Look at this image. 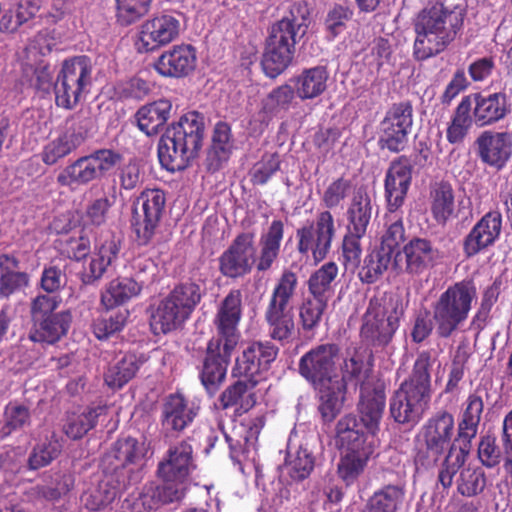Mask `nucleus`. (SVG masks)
Masks as SVG:
<instances>
[{"mask_svg":"<svg viewBox=\"0 0 512 512\" xmlns=\"http://www.w3.org/2000/svg\"><path fill=\"white\" fill-rule=\"evenodd\" d=\"M298 371L318 392L319 411L326 421L333 420L339 412L347 385L360 386V419L370 431H375L382 417L385 395L382 390L370 389V368L361 355L355 352L341 362L337 345L320 344L301 356Z\"/></svg>","mask_w":512,"mask_h":512,"instance_id":"1","label":"nucleus"},{"mask_svg":"<svg viewBox=\"0 0 512 512\" xmlns=\"http://www.w3.org/2000/svg\"><path fill=\"white\" fill-rule=\"evenodd\" d=\"M24 76L35 90L49 93L54 89L58 107L72 110L89 93L92 85L93 64L87 56H75L63 61L54 81L49 65L42 61L23 64Z\"/></svg>","mask_w":512,"mask_h":512,"instance_id":"2","label":"nucleus"},{"mask_svg":"<svg viewBox=\"0 0 512 512\" xmlns=\"http://www.w3.org/2000/svg\"><path fill=\"white\" fill-rule=\"evenodd\" d=\"M197 465L192 445L181 441L172 445L158 464L157 473L163 481L162 485L145 488L138 499L144 506V511L157 508L159 503L166 504L181 500L188 489L191 475Z\"/></svg>","mask_w":512,"mask_h":512,"instance_id":"3","label":"nucleus"},{"mask_svg":"<svg viewBox=\"0 0 512 512\" xmlns=\"http://www.w3.org/2000/svg\"><path fill=\"white\" fill-rule=\"evenodd\" d=\"M205 129V117L197 111L182 115L161 137L158 158L162 167L170 172L188 167L201 149Z\"/></svg>","mask_w":512,"mask_h":512,"instance_id":"4","label":"nucleus"},{"mask_svg":"<svg viewBox=\"0 0 512 512\" xmlns=\"http://www.w3.org/2000/svg\"><path fill=\"white\" fill-rule=\"evenodd\" d=\"M434 361L430 352H421L409 379L390 398V414L397 423L414 425L422 418L431 398L430 368Z\"/></svg>","mask_w":512,"mask_h":512,"instance_id":"5","label":"nucleus"},{"mask_svg":"<svg viewBox=\"0 0 512 512\" xmlns=\"http://www.w3.org/2000/svg\"><path fill=\"white\" fill-rule=\"evenodd\" d=\"M378 430L379 424L375 431H370L362 420L359 423L353 415H346L338 421L336 441L342 450L338 474L346 484H352L363 473L375 451L374 437Z\"/></svg>","mask_w":512,"mask_h":512,"instance_id":"6","label":"nucleus"},{"mask_svg":"<svg viewBox=\"0 0 512 512\" xmlns=\"http://www.w3.org/2000/svg\"><path fill=\"white\" fill-rule=\"evenodd\" d=\"M487 393L484 390H476L470 394L466 400L462 419L458 426L457 442H461L459 448L452 446L449 453L445 456L438 472V486L444 490L452 486L455 474L464 464L465 458L469 452L470 442L475 438L481 415L483 412V395Z\"/></svg>","mask_w":512,"mask_h":512,"instance_id":"7","label":"nucleus"},{"mask_svg":"<svg viewBox=\"0 0 512 512\" xmlns=\"http://www.w3.org/2000/svg\"><path fill=\"white\" fill-rule=\"evenodd\" d=\"M297 284V275L289 270L284 271L275 284L264 311L269 336L281 343L290 342L295 335L292 301Z\"/></svg>","mask_w":512,"mask_h":512,"instance_id":"8","label":"nucleus"},{"mask_svg":"<svg viewBox=\"0 0 512 512\" xmlns=\"http://www.w3.org/2000/svg\"><path fill=\"white\" fill-rule=\"evenodd\" d=\"M476 296V288L470 281L457 282L440 294L432 306L440 338H449L467 321Z\"/></svg>","mask_w":512,"mask_h":512,"instance_id":"9","label":"nucleus"},{"mask_svg":"<svg viewBox=\"0 0 512 512\" xmlns=\"http://www.w3.org/2000/svg\"><path fill=\"white\" fill-rule=\"evenodd\" d=\"M404 315L402 303L393 298H371L363 317L361 337L374 348H384L393 339Z\"/></svg>","mask_w":512,"mask_h":512,"instance_id":"10","label":"nucleus"},{"mask_svg":"<svg viewBox=\"0 0 512 512\" xmlns=\"http://www.w3.org/2000/svg\"><path fill=\"white\" fill-rule=\"evenodd\" d=\"M121 160L120 154L111 149H98L89 155L79 157L57 175L60 186L77 190L90 182L101 178L111 171Z\"/></svg>","mask_w":512,"mask_h":512,"instance_id":"11","label":"nucleus"},{"mask_svg":"<svg viewBox=\"0 0 512 512\" xmlns=\"http://www.w3.org/2000/svg\"><path fill=\"white\" fill-rule=\"evenodd\" d=\"M465 15L464 0H430L415 19V32H458Z\"/></svg>","mask_w":512,"mask_h":512,"instance_id":"12","label":"nucleus"},{"mask_svg":"<svg viewBox=\"0 0 512 512\" xmlns=\"http://www.w3.org/2000/svg\"><path fill=\"white\" fill-rule=\"evenodd\" d=\"M426 451H419L416 454L415 462L424 468L437 463L446 450L450 451L452 446L459 448L456 443L451 444L454 434V417L452 414L441 411L431 417L425 425Z\"/></svg>","mask_w":512,"mask_h":512,"instance_id":"13","label":"nucleus"},{"mask_svg":"<svg viewBox=\"0 0 512 512\" xmlns=\"http://www.w3.org/2000/svg\"><path fill=\"white\" fill-rule=\"evenodd\" d=\"M165 203V193L161 189H145L137 197L131 223L141 245H147L153 239Z\"/></svg>","mask_w":512,"mask_h":512,"instance_id":"14","label":"nucleus"},{"mask_svg":"<svg viewBox=\"0 0 512 512\" xmlns=\"http://www.w3.org/2000/svg\"><path fill=\"white\" fill-rule=\"evenodd\" d=\"M334 233L332 214L327 210L322 211L317 216L315 224H309L297 230V250L307 258L311 254L314 263H318L329 252Z\"/></svg>","mask_w":512,"mask_h":512,"instance_id":"15","label":"nucleus"},{"mask_svg":"<svg viewBox=\"0 0 512 512\" xmlns=\"http://www.w3.org/2000/svg\"><path fill=\"white\" fill-rule=\"evenodd\" d=\"M413 125V109L409 102L392 105L379 125V144L391 152L402 151Z\"/></svg>","mask_w":512,"mask_h":512,"instance_id":"16","label":"nucleus"},{"mask_svg":"<svg viewBox=\"0 0 512 512\" xmlns=\"http://www.w3.org/2000/svg\"><path fill=\"white\" fill-rule=\"evenodd\" d=\"M440 252L433 242L423 237H413L394 256L393 267L400 273L419 276L439 260Z\"/></svg>","mask_w":512,"mask_h":512,"instance_id":"17","label":"nucleus"},{"mask_svg":"<svg viewBox=\"0 0 512 512\" xmlns=\"http://www.w3.org/2000/svg\"><path fill=\"white\" fill-rule=\"evenodd\" d=\"M242 310V293L239 289H232L217 308L213 321L217 335L210 340H219L227 351L235 350L240 340L238 326Z\"/></svg>","mask_w":512,"mask_h":512,"instance_id":"18","label":"nucleus"},{"mask_svg":"<svg viewBox=\"0 0 512 512\" xmlns=\"http://www.w3.org/2000/svg\"><path fill=\"white\" fill-rule=\"evenodd\" d=\"M279 349L270 341H255L236 358L233 376L256 380L259 383L275 361Z\"/></svg>","mask_w":512,"mask_h":512,"instance_id":"19","label":"nucleus"},{"mask_svg":"<svg viewBox=\"0 0 512 512\" xmlns=\"http://www.w3.org/2000/svg\"><path fill=\"white\" fill-rule=\"evenodd\" d=\"M255 262V236L243 232L236 236L219 257V270L223 276L236 279L249 274Z\"/></svg>","mask_w":512,"mask_h":512,"instance_id":"20","label":"nucleus"},{"mask_svg":"<svg viewBox=\"0 0 512 512\" xmlns=\"http://www.w3.org/2000/svg\"><path fill=\"white\" fill-rule=\"evenodd\" d=\"M295 36L296 34H269L261 60L267 77L274 79L290 66L295 53Z\"/></svg>","mask_w":512,"mask_h":512,"instance_id":"21","label":"nucleus"},{"mask_svg":"<svg viewBox=\"0 0 512 512\" xmlns=\"http://www.w3.org/2000/svg\"><path fill=\"white\" fill-rule=\"evenodd\" d=\"M480 160L496 169H503L512 154V137L507 132L484 131L476 139Z\"/></svg>","mask_w":512,"mask_h":512,"instance_id":"22","label":"nucleus"},{"mask_svg":"<svg viewBox=\"0 0 512 512\" xmlns=\"http://www.w3.org/2000/svg\"><path fill=\"white\" fill-rule=\"evenodd\" d=\"M412 180V165L405 157L393 161L385 177V198L387 209H400L405 201Z\"/></svg>","mask_w":512,"mask_h":512,"instance_id":"23","label":"nucleus"},{"mask_svg":"<svg viewBox=\"0 0 512 512\" xmlns=\"http://www.w3.org/2000/svg\"><path fill=\"white\" fill-rule=\"evenodd\" d=\"M471 109L474 123L484 127L504 119L510 113V104L504 92H479L473 95Z\"/></svg>","mask_w":512,"mask_h":512,"instance_id":"24","label":"nucleus"},{"mask_svg":"<svg viewBox=\"0 0 512 512\" xmlns=\"http://www.w3.org/2000/svg\"><path fill=\"white\" fill-rule=\"evenodd\" d=\"M502 228V216L498 211L485 214L471 229L464 239L463 250L467 257L478 254L481 250L494 244Z\"/></svg>","mask_w":512,"mask_h":512,"instance_id":"25","label":"nucleus"},{"mask_svg":"<svg viewBox=\"0 0 512 512\" xmlns=\"http://www.w3.org/2000/svg\"><path fill=\"white\" fill-rule=\"evenodd\" d=\"M234 350H225L223 343L219 340H210L207 345L200 378L204 387L214 393L218 386L224 381L227 372V365Z\"/></svg>","mask_w":512,"mask_h":512,"instance_id":"26","label":"nucleus"},{"mask_svg":"<svg viewBox=\"0 0 512 512\" xmlns=\"http://www.w3.org/2000/svg\"><path fill=\"white\" fill-rule=\"evenodd\" d=\"M198 413V407L182 394L169 395L162 409V425L167 430L182 431L189 426Z\"/></svg>","mask_w":512,"mask_h":512,"instance_id":"27","label":"nucleus"},{"mask_svg":"<svg viewBox=\"0 0 512 512\" xmlns=\"http://www.w3.org/2000/svg\"><path fill=\"white\" fill-rule=\"evenodd\" d=\"M195 64V50L190 45H182L163 53L155 68L163 76L182 77L191 72Z\"/></svg>","mask_w":512,"mask_h":512,"instance_id":"28","label":"nucleus"},{"mask_svg":"<svg viewBox=\"0 0 512 512\" xmlns=\"http://www.w3.org/2000/svg\"><path fill=\"white\" fill-rule=\"evenodd\" d=\"M264 427V417L255 416L243 419V421L235 426L234 436L225 434L226 442L230 448V454L233 458H237L238 447L243 446V453L250 454L257 448L258 436Z\"/></svg>","mask_w":512,"mask_h":512,"instance_id":"29","label":"nucleus"},{"mask_svg":"<svg viewBox=\"0 0 512 512\" xmlns=\"http://www.w3.org/2000/svg\"><path fill=\"white\" fill-rule=\"evenodd\" d=\"M84 140L85 134L80 129L71 126L44 145L41 159L46 165H54L76 150Z\"/></svg>","mask_w":512,"mask_h":512,"instance_id":"30","label":"nucleus"},{"mask_svg":"<svg viewBox=\"0 0 512 512\" xmlns=\"http://www.w3.org/2000/svg\"><path fill=\"white\" fill-rule=\"evenodd\" d=\"M188 318L189 316L166 296L152 310L150 326L154 334H166L179 328Z\"/></svg>","mask_w":512,"mask_h":512,"instance_id":"31","label":"nucleus"},{"mask_svg":"<svg viewBox=\"0 0 512 512\" xmlns=\"http://www.w3.org/2000/svg\"><path fill=\"white\" fill-rule=\"evenodd\" d=\"M429 207L431 216L438 225H446L455 216V195L451 184L441 181L431 186Z\"/></svg>","mask_w":512,"mask_h":512,"instance_id":"32","label":"nucleus"},{"mask_svg":"<svg viewBox=\"0 0 512 512\" xmlns=\"http://www.w3.org/2000/svg\"><path fill=\"white\" fill-rule=\"evenodd\" d=\"M328 79L329 72L325 66H314L303 69L292 81L301 100H312L325 92Z\"/></svg>","mask_w":512,"mask_h":512,"instance_id":"33","label":"nucleus"},{"mask_svg":"<svg viewBox=\"0 0 512 512\" xmlns=\"http://www.w3.org/2000/svg\"><path fill=\"white\" fill-rule=\"evenodd\" d=\"M284 236V224L281 220H273L266 232L259 239L260 253L256 258L259 272L269 270L277 260Z\"/></svg>","mask_w":512,"mask_h":512,"instance_id":"34","label":"nucleus"},{"mask_svg":"<svg viewBox=\"0 0 512 512\" xmlns=\"http://www.w3.org/2000/svg\"><path fill=\"white\" fill-rule=\"evenodd\" d=\"M143 280L139 282L131 277H118L111 280L101 293V304L107 309L123 305L140 295Z\"/></svg>","mask_w":512,"mask_h":512,"instance_id":"35","label":"nucleus"},{"mask_svg":"<svg viewBox=\"0 0 512 512\" xmlns=\"http://www.w3.org/2000/svg\"><path fill=\"white\" fill-rule=\"evenodd\" d=\"M20 262L13 255H0V296H9L23 291L29 285V275L20 271Z\"/></svg>","mask_w":512,"mask_h":512,"instance_id":"36","label":"nucleus"},{"mask_svg":"<svg viewBox=\"0 0 512 512\" xmlns=\"http://www.w3.org/2000/svg\"><path fill=\"white\" fill-rule=\"evenodd\" d=\"M70 322L71 314L68 311L35 321L29 338L32 342L53 344L67 333Z\"/></svg>","mask_w":512,"mask_h":512,"instance_id":"37","label":"nucleus"},{"mask_svg":"<svg viewBox=\"0 0 512 512\" xmlns=\"http://www.w3.org/2000/svg\"><path fill=\"white\" fill-rule=\"evenodd\" d=\"M172 103L167 99H160L141 107L136 113L139 129L146 135L158 133L170 118Z\"/></svg>","mask_w":512,"mask_h":512,"instance_id":"38","label":"nucleus"},{"mask_svg":"<svg viewBox=\"0 0 512 512\" xmlns=\"http://www.w3.org/2000/svg\"><path fill=\"white\" fill-rule=\"evenodd\" d=\"M256 380H239L227 387L220 396V402L224 409L234 408L236 412H247L256 404L254 388Z\"/></svg>","mask_w":512,"mask_h":512,"instance_id":"39","label":"nucleus"},{"mask_svg":"<svg viewBox=\"0 0 512 512\" xmlns=\"http://www.w3.org/2000/svg\"><path fill=\"white\" fill-rule=\"evenodd\" d=\"M296 91L289 84H283L273 89L263 100L262 107L257 118L266 126L279 112L289 109L295 97Z\"/></svg>","mask_w":512,"mask_h":512,"instance_id":"40","label":"nucleus"},{"mask_svg":"<svg viewBox=\"0 0 512 512\" xmlns=\"http://www.w3.org/2000/svg\"><path fill=\"white\" fill-rule=\"evenodd\" d=\"M233 148L231 129L225 122H218L213 130L212 145L207 161L210 170H218L227 161Z\"/></svg>","mask_w":512,"mask_h":512,"instance_id":"41","label":"nucleus"},{"mask_svg":"<svg viewBox=\"0 0 512 512\" xmlns=\"http://www.w3.org/2000/svg\"><path fill=\"white\" fill-rule=\"evenodd\" d=\"M372 216L370 197L361 191L357 192L347 210L348 233L364 236Z\"/></svg>","mask_w":512,"mask_h":512,"instance_id":"42","label":"nucleus"},{"mask_svg":"<svg viewBox=\"0 0 512 512\" xmlns=\"http://www.w3.org/2000/svg\"><path fill=\"white\" fill-rule=\"evenodd\" d=\"M107 409L106 405H97L88 407L81 413L69 414L64 425L65 434L74 440L82 438L95 427L98 418L105 414Z\"/></svg>","mask_w":512,"mask_h":512,"instance_id":"43","label":"nucleus"},{"mask_svg":"<svg viewBox=\"0 0 512 512\" xmlns=\"http://www.w3.org/2000/svg\"><path fill=\"white\" fill-rule=\"evenodd\" d=\"M142 363L143 360L136 354H124L108 368L104 375L105 383L113 389L123 387L135 376Z\"/></svg>","mask_w":512,"mask_h":512,"instance_id":"44","label":"nucleus"},{"mask_svg":"<svg viewBox=\"0 0 512 512\" xmlns=\"http://www.w3.org/2000/svg\"><path fill=\"white\" fill-rule=\"evenodd\" d=\"M392 256L379 247L370 251L357 267L360 281L373 284L380 280L391 264Z\"/></svg>","mask_w":512,"mask_h":512,"instance_id":"45","label":"nucleus"},{"mask_svg":"<svg viewBox=\"0 0 512 512\" xmlns=\"http://www.w3.org/2000/svg\"><path fill=\"white\" fill-rule=\"evenodd\" d=\"M311 23V13L305 1L293 3L289 10L272 26L271 32H306Z\"/></svg>","mask_w":512,"mask_h":512,"instance_id":"46","label":"nucleus"},{"mask_svg":"<svg viewBox=\"0 0 512 512\" xmlns=\"http://www.w3.org/2000/svg\"><path fill=\"white\" fill-rule=\"evenodd\" d=\"M120 495V487L114 483L112 477L101 480L97 487L87 491L82 501L87 509L99 511L111 504Z\"/></svg>","mask_w":512,"mask_h":512,"instance_id":"47","label":"nucleus"},{"mask_svg":"<svg viewBox=\"0 0 512 512\" xmlns=\"http://www.w3.org/2000/svg\"><path fill=\"white\" fill-rule=\"evenodd\" d=\"M385 232L381 237L379 248L394 254L395 249L404 241L405 229L403 225V211L400 209L385 214Z\"/></svg>","mask_w":512,"mask_h":512,"instance_id":"48","label":"nucleus"},{"mask_svg":"<svg viewBox=\"0 0 512 512\" xmlns=\"http://www.w3.org/2000/svg\"><path fill=\"white\" fill-rule=\"evenodd\" d=\"M146 447L143 442L134 438H126L117 441L114 448L115 468L129 465H141L145 456Z\"/></svg>","mask_w":512,"mask_h":512,"instance_id":"49","label":"nucleus"},{"mask_svg":"<svg viewBox=\"0 0 512 512\" xmlns=\"http://www.w3.org/2000/svg\"><path fill=\"white\" fill-rule=\"evenodd\" d=\"M471 100L465 97L459 103L455 115L447 128V140L451 144H457L463 141L468 133L473 118L470 115Z\"/></svg>","mask_w":512,"mask_h":512,"instance_id":"50","label":"nucleus"},{"mask_svg":"<svg viewBox=\"0 0 512 512\" xmlns=\"http://www.w3.org/2000/svg\"><path fill=\"white\" fill-rule=\"evenodd\" d=\"M119 252L116 242L112 240L105 241L95 253L86 268V277L89 281L97 280L103 276L107 267L115 259Z\"/></svg>","mask_w":512,"mask_h":512,"instance_id":"51","label":"nucleus"},{"mask_svg":"<svg viewBox=\"0 0 512 512\" xmlns=\"http://www.w3.org/2000/svg\"><path fill=\"white\" fill-rule=\"evenodd\" d=\"M404 489L398 485H387L374 493L369 501L370 512H396L404 499Z\"/></svg>","mask_w":512,"mask_h":512,"instance_id":"52","label":"nucleus"},{"mask_svg":"<svg viewBox=\"0 0 512 512\" xmlns=\"http://www.w3.org/2000/svg\"><path fill=\"white\" fill-rule=\"evenodd\" d=\"M313 468L314 457L311 452L302 446L295 452H292L289 448L284 470L293 480H303L307 478Z\"/></svg>","mask_w":512,"mask_h":512,"instance_id":"53","label":"nucleus"},{"mask_svg":"<svg viewBox=\"0 0 512 512\" xmlns=\"http://www.w3.org/2000/svg\"><path fill=\"white\" fill-rule=\"evenodd\" d=\"M338 274V267L334 262L325 263L315 271L308 280L309 294L329 300L331 284Z\"/></svg>","mask_w":512,"mask_h":512,"instance_id":"54","label":"nucleus"},{"mask_svg":"<svg viewBox=\"0 0 512 512\" xmlns=\"http://www.w3.org/2000/svg\"><path fill=\"white\" fill-rule=\"evenodd\" d=\"M189 317L202 298L200 285L194 282L181 283L167 295Z\"/></svg>","mask_w":512,"mask_h":512,"instance_id":"55","label":"nucleus"},{"mask_svg":"<svg viewBox=\"0 0 512 512\" xmlns=\"http://www.w3.org/2000/svg\"><path fill=\"white\" fill-rule=\"evenodd\" d=\"M451 40L450 34H417L414 55L418 60H426L443 51Z\"/></svg>","mask_w":512,"mask_h":512,"instance_id":"56","label":"nucleus"},{"mask_svg":"<svg viewBox=\"0 0 512 512\" xmlns=\"http://www.w3.org/2000/svg\"><path fill=\"white\" fill-rule=\"evenodd\" d=\"M187 18L179 11H165L144 25L145 32H181L186 30Z\"/></svg>","mask_w":512,"mask_h":512,"instance_id":"57","label":"nucleus"},{"mask_svg":"<svg viewBox=\"0 0 512 512\" xmlns=\"http://www.w3.org/2000/svg\"><path fill=\"white\" fill-rule=\"evenodd\" d=\"M328 300L309 294L299 308V317L304 330L317 327L327 307Z\"/></svg>","mask_w":512,"mask_h":512,"instance_id":"58","label":"nucleus"},{"mask_svg":"<svg viewBox=\"0 0 512 512\" xmlns=\"http://www.w3.org/2000/svg\"><path fill=\"white\" fill-rule=\"evenodd\" d=\"M486 486V476L481 468L466 467L457 480L458 492L466 497L480 494Z\"/></svg>","mask_w":512,"mask_h":512,"instance_id":"59","label":"nucleus"},{"mask_svg":"<svg viewBox=\"0 0 512 512\" xmlns=\"http://www.w3.org/2000/svg\"><path fill=\"white\" fill-rule=\"evenodd\" d=\"M61 452V444L59 441L51 437L43 442L38 443L32 450L28 465L31 470L49 465Z\"/></svg>","mask_w":512,"mask_h":512,"instance_id":"60","label":"nucleus"},{"mask_svg":"<svg viewBox=\"0 0 512 512\" xmlns=\"http://www.w3.org/2000/svg\"><path fill=\"white\" fill-rule=\"evenodd\" d=\"M56 45L53 34H35L24 49V65L37 63L40 57L47 55Z\"/></svg>","mask_w":512,"mask_h":512,"instance_id":"61","label":"nucleus"},{"mask_svg":"<svg viewBox=\"0 0 512 512\" xmlns=\"http://www.w3.org/2000/svg\"><path fill=\"white\" fill-rule=\"evenodd\" d=\"M117 21L128 26L138 21L148 10L152 0H116Z\"/></svg>","mask_w":512,"mask_h":512,"instance_id":"62","label":"nucleus"},{"mask_svg":"<svg viewBox=\"0 0 512 512\" xmlns=\"http://www.w3.org/2000/svg\"><path fill=\"white\" fill-rule=\"evenodd\" d=\"M129 316L128 310H119L109 317H100L94 321L93 332L100 339H107L111 335L121 331Z\"/></svg>","mask_w":512,"mask_h":512,"instance_id":"63","label":"nucleus"},{"mask_svg":"<svg viewBox=\"0 0 512 512\" xmlns=\"http://www.w3.org/2000/svg\"><path fill=\"white\" fill-rule=\"evenodd\" d=\"M351 192V182L348 179L337 178L324 190L321 200L326 208L333 209L342 204Z\"/></svg>","mask_w":512,"mask_h":512,"instance_id":"64","label":"nucleus"}]
</instances>
